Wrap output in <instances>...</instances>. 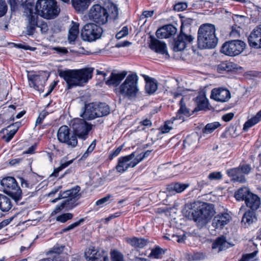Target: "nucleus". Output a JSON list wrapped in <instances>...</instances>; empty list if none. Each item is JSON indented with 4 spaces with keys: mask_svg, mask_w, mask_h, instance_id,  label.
Segmentation results:
<instances>
[{
    "mask_svg": "<svg viewBox=\"0 0 261 261\" xmlns=\"http://www.w3.org/2000/svg\"><path fill=\"white\" fill-rule=\"evenodd\" d=\"M93 68H87L79 70H61L59 76L67 83L68 88L82 86L88 82L92 77Z\"/></svg>",
    "mask_w": 261,
    "mask_h": 261,
    "instance_id": "nucleus-1",
    "label": "nucleus"
},
{
    "mask_svg": "<svg viewBox=\"0 0 261 261\" xmlns=\"http://www.w3.org/2000/svg\"><path fill=\"white\" fill-rule=\"evenodd\" d=\"M198 47L201 49L214 48L218 42L216 36L215 26L211 23H204L200 25L198 31Z\"/></svg>",
    "mask_w": 261,
    "mask_h": 261,
    "instance_id": "nucleus-2",
    "label": "nucleus"
},
{
    "mask_svg": "<svg viewBox=\"0 0 261 261\" xmlns=\"http://www.w3.org/2000/svg\"><path fill=\"white\" fill-rule=\"evenodd\" d=\"M138 80L136 73L128 74L119 86L116 93L129 99L136 98L139 92Z\"/></svg>",
    "mask_w": 261,
    "mask_h": 261,
    "instance_id": "nucleus-3",
    "label": "nucleus"
},
{
    "mask_svg": "<svg viewBox=\"0 0 261 261\" xmlns=\"http://www.w3.org/2000/svg\"><path fill=\"white\" fill-rule=\"evenodd\" d=\"M35 8L38 15L47 19L57 17L60 11L55 0H38Z\"/></svg>",
    "mask_w": 261,
    "mask_h": 261,
    "instance_id": "nucleus-4",
    "label": "nucleus"
},
{
    "mask_svg": "<svg viewBox=\"0 0 261 261\" xmlns=\"http://www.w3.org/2000/svg\"><path fill=\"white\" fill-rule=\"evenodd\" d=\"M197 226H205L215 214L213 204L197 201Z\"/></svg>",
    "mask_w": 261,
    "mask_h": 261,
    "instance_id": "nucleus-5",
    "label": "nucleus"
},
{
    "mask_svg": "<svg viewBox=\"0 0 261 261\" xmlns=\"http://www.w3.org/2000/svg\"><path fill=\"white\" fill-rule=\"evenodd\" d=\"M1 184L4 188V192L11 196L16 202L21 199V190L14 177L9 176L4 178L2 179Z\"/></svg>",
    "mask_w": 261,
    "mask_h": 261,
    "instance_id": "nucleus-6",
    "label": "nucleus"
},
{
    "mask_svg": "<svg viewBox=\"0 0 261 261\" xmlns=\"http://www.w3.org/2000/svg\"><path fill=\"white\" fill-rule=\"evenodd\" d=\"M22 7L24 9V13L28 17L29 24L27 32L29 35H33L36 27H38V15L34 12V5L31 0L22 1Z\"/></svg>",
    "mask_w": 261,
    "mask_h": 261,
    "instance_id": "nucleus-7",
    "label": "nucleus"
},
{
    "mask_svg": "<svg viewBox=\"0 0 261 261\" xmlns=\"http://www.w3.org/2000/svg\"><path fill=\"white\" fill-rule=\"evenodd\" d=\"M84 119L75 118L70 123V126L76 137L80 139H86L93 125L87 123Z\"/></svg>",
    "mask_w": 261,
    "mask_h": 261,
    "instance_id": "nucleus-8",
    "label": "nucleus"
},
{
    "mask_svg": "<svg viewBox=\"0 0 261 261\" xmlns=\"http://www.w3.org/2000/svg\"><path fill=\"white\" fill-rule=\"evenodd\" d=\"M88 17L90 20L99 25L108 22L109 14L108 11L100 5H94L90 9Z\"/></svg>",
    "mask_w": 261,
    "mask_h": 261,
    "instance_id": "nucleus-9",
    "label": "nucleus"
},
{
    "mask_svg": "<svg viewBox=\"0 0 261 261\" xmlns=\"http://www.w3.org/2000/svg\"><path fill=\"white\" fill-rule=\"evenodd\" d=\"M57 138L61 143L65 144L68 147L74 148L77 146V139L76 135L70 132L66 125L61 126L58 130Z\"/></svg>",
    "mask_w": 261,
    "mask_h": 261,
    "instance_id": "nucleus-10",
    "label": "nucleus"
},
{
    "mask_svg": "<svg viewBox=\"0 0 261 261\" xmlns=\"http://www.w3.org/2000/svg\"><path fill=\"white\" fill-rule=\"evenodd\" d=\"M103 30L102 28L95 23H89L83 27L81 35L84 40L93 41L99 39L101 36Z\"/></svg>",
    "mask_w": 261,
    "mask_h": 261,
    "instance_id": "nucleus-11",
    "label": "nucleus"
},
{
    "mask_svg": "<svg viewBox=\"0 0 261 261\" xmlns=\"http://www.w3.org/2000/svg\"><path fill=\"white\" fill-rule=\"evenodd\" d=\"M245 43L241 40H232L223 45L221 52L227 56H235L240 54L245 49Z\"/></svg>",
    "mask_w": 261,
    "mask_h": 261,
    "instance_id": "nucleus-12",
    "label": "nucleus"
},
{
    "mask_svg": "<svg viewBox=\"0 0 261 261\" xmlns=\"http://www.w3.org/2000/svg\"><path fill=\"white\" fill-rule=\"evenodd\" d=\"M135 152L118 158L116 169L119 173H123L129 168H134L137 163L135 159Z\"/></svg>",
    "mask_w": 261,
    "mask_h": 261,
    "instance_id": "nucleus-13",
    "label": "nucleus"
},
{
    "mask_svg": "<svg viewBox=\"0 0 261 261\" xmlns=\"http://www.w3.org/2000/svg\"><path fill=\"white\" fill-rule=\"evenodd\" d=\"M251 170V167L248 164L240 166L238 168H233L227 170V173L232 177L234 181H238L243 183L246 181L245 177L241 173L248 174Z\"/></svg>",
    "mask_w": 261,
    "mask_h": 261,
    "instance_id": "nucleus-14",
    "label": "nucleus"
},
{
    "mask_svg": "<svg viewBox=\"0 0 261 261\" xmlns=\"http://www.w3.org/2000/svg\"><path fill=\"white\" fill-rule=\"evenodd\" d=\"M79 198V194L78 191L75 189H71L67 190L62 193H60L59 196L51 201L53 203L57 202L59 200L65 199L63 201H68V205L69 207L73 208L76 204L75 202Z\"/></svg>",
    "mask_w": 261,
    "mask_h": 261,
    "instance_id": "nucleus-15",
    "label": "nucleus"
},
{
    "mask_svg": "<svg viewBox=\"0 0 261 261\" xmlns=\"http://www.w3.org/2000/svg\"><path fill=\"white\" fill-rule=\"evenodd\" d=\"M231 98L230 91L223 87L216 88L212 89L211 98L220 102H227Z\"/></svg>",
    "mask_w": 261,
    "mask_h": 261,
    "instance_id": "nucleus-16",
    "label": "nucleus"
},
{
    "mask_svg": "<svg viewBox=\"0 0 261 261\" xmlns=\"http://www.w3.org/2000/svg\"><path fill=\"white\" fill-rule=\"evenodd\" d=\"M85 256L88 261H109L108 253L103 250L96 251L91 247L85 252Z\"/></svg>",
    "mask_w": 261,
    "mask_h": 261,
    "instance_id": "nucleus-17",
    "label": "nucleus"
},
{
    "mask_svg": "<svg viewBox=\"0 0 261 261\" xmlns=\"http://www.w3.org/2000/svg\"><path fill=\"white\" fill-rule=\"evenodd\" d=\"M206 90L204 87L200 88L197 96V111H207L210 109L211 106L206 96Z\"/></svg>",
    "mask_w": 261,
    "mask_h": 261,
    "instance_id": "nucleus-18",
    "label": "nucleus"
},
{
    "mask_svg": "<svg viewBox=\"0 0 261 261\" xmlns=\"http://www.w3.org/2000/svg\"><path fill=\"white\" fill-rule=\"evenodd\" d=\"M248 44L254 48H261V25L256 27L248 37Z\"/></svg>",
    "mask_w": 261,
    "mask_h": 261,
    "instance_id": "nucleus-19",
    "label": "nucleus"
},
{
    "mask_svg": "<svg viewBox=\"0 0 261 261\" xmlns=\"http://www.w3.org/2000/svg\"><path fill=\"white\" fill-rule=\"evenodd\" d=\"M194 39L193 37L185 34H180L175 40L173 50L175 51H180L184 50L188 43H191Z\"/></svg>",
    "mask_w": 261,
    "mask_h": 261,
    "instance_id": "nucleus-20",
    "label": "nucleus"
},
{
    "mask_svg": "<svg viewBox=\"0 0 261 261\" xmlns=\"http://www.w3.org/2000/svg\"><path fill=\"white\" fill-rule=\"evenodd\" d=\"M230 215L227 213H221L216 215L212 221V226L215 229H222L231 220Z\"/></svg>",
    "mask_w": 261,
    "mask_h": 261,
    "instance_id": "nucleus-21",
    "label": "nucleus"
},
{
    "mask_svg": "<svg viewBox=\"0 0 261 261\" xmlns=\"http://www.w3.org/2000/svg\"><path fill=\"white\" fill-rule=\"evenodd\" d=\"M95 103H90L85 105L82 109L80 116L86 120H92L98 117Z\"/></svg>",
    "mask_w": 261,
    "mask_h": 261,
    "instance_id": "nucleus-22",
    "label": "nucleus"
},
{
    "mask_svg": "<svg viewBox=\"0 0 261 261\" xmlns=\"http://www.w3.org/2000/svg\"><path fill=\"white\" fill-rule=\"evenodd\" d=\"M176 28L173 25L169 24L159 29L156 32L158 38L160 39L168 38L174 35L176 32Z\"/></svg>",
    "mask_w": 261,
    "mask_h": 261,
    "instance_id": "nucleus-23",
    "label": "nucleus"
},
{
    "mask_svg": "<svg viewBox=\"0 0 261 261\" xmlns=\"http://www.w3.org/2000/svg\"><path fill=\"white\" fill-rule=\"evenodd\" d=\"M29 79L30 81L29 85L30 87H33L39 91H43V88L45 83L44 78L43 76L33 74L30 75Z\"/></svg>",
    "mask_w": 261,
    "mask_h": 261,
    "instance_id": "nucleus-24",
    "label": "nucleus"
},
{
    "mask_svg": "<svg viewBox=\"0 0 261 261\" xmlns=\"http://www.w3.org/2000/svg\"><path fill=\"white\" fill-rule=\"evenodd\" d=\"M150 48L156 53L162 55H165L166 57H169L166 44L156 39H151L150 44Z\"/></svg>",
    "mask_w": 261,
    "mask_h": 261,
    "instance_id": "nucleus-25",
    "label": "nucleus"
},
{
    "mask_svg": "<svg viewBox=\"0 0 261 261\" xmlns=\"http://www.w3.org/2000/svg\"><path fill=\"white\" fill-rule=\"evenodd\" d=\"M245 200L247 206L250 208L251 211L256 210L260 204V199L258 196L252 193L248 194Z\"/></svg>",
    "mask_w": 261,
    "mask_h": 261,
    "instance_id": "nucleus-26",
    "label": "nucleus"
},
{
    "mask_svg": "<svg viewBox=\"0 0 261 261\" xmlns=\"http://www.w3.org/2000/svg\"><path fill=\"white\" fill-rule=\"evenodd\" d=\"M184 216L196 222V202L187 203L183 210Z\"/></svg>",
    "mask_w": 261,
    "mask_h": 261,
    "instance_id": "nucleus-27",
    "label": "nucleus"
},
{
    "mask_svg": "<svg viewBox=\"0 0 261 261\" xmlns=\"http://www.w3.org/2000/svg\"><path fill=\"white\" fill-rule=\"evenodd\" d=\"M127 72L123 71L119 73H112L109 79L106 82L108 85H114L117 86L120 84L121 82L126 76Z\"/></svg>",
    "mask_w": 261,
    "mask_h": 261,
    "instance_id": "nucleus-28",
    "label": "nucleus"
},
{
    "mask_svg": "<svg viewBox=\"0 0 261 261\" xmlns=\"http://www.w3.org/2000/svg\"><path fill=\"white\" fill-rule=\"evenodd\" d=\"M256 220L257 218L254 211L249 210L244 214L242 219V223L245 227H248L256 222Z\"/></svg>",
    "mask_w": 261,
    "mask_h": 261,
    "instance_id": "nucleus-29",
    "label": "nucleus"
},
{
    "mask_svg": "<svg viewBox=\"0 0 261 261\" xmlns=\"http://www.w3.org/2000/svg\"><path fill=\"white\" fill-rule=\"evenodd\" d=\"M230 244L228 243L224 236L218 238L212 245L213 249H218V251L228 248Z\"/></svg>",
    "mask_w": 261,
    "mask_h": 261,
    "instance_id": "nucleus-30",
    "label": "nucleus"
},
{
    "mask_svg": "<svg viewBox=\"0 0 261 261\" xmlns=\"http://www.w3.org/2000/svg\"><path fill=\"white\" fill-rule=\"evenodd\" d=\"M127 242L129 244L135 248H142L146 246L148 243L147 240L143 238H127L126 239Z\"/></svg>",
    "mask_w": 261,
    "mask_h": 261,
    "instance_id": "nucleus-31",
    "label": "nucleus"
},
{
    "mask_svg": "<svg viewBox=\"0 0 261 261\" xmlns=\"http://www.w3.org/2000/svg\"><path fill=\"white\" fill-rule=\"evenodd\" d=\"M12 206L11 199L4 194H0V210L3 212H8Z\"/></svg>",
    "mask_w": 261,
    "mask_h": 261,
    "instance_id": "nucleus-32",
    "label": "nucleus"
},
{
    "mask_svg": "<svg viewBox=\"0 0 261 261\" xmlns=\"http://www.w3.org/2000/svg\"><path fill=\"white\" fill-rule=\"evenodd\" d=\"M90 0H72V5L78 12L85 11L90 4Z\"/></svg>",
    "mask_w": 261,
    "mask_h": 261,
    "instance_id": "nucleus-33",
    "label": "nucleus"
},
{
    "mask_svg": "<svg viewBox=\"0 0 261 261\" xmlns=\"http://www.w3.org/2000/svg\"><path fill=\"white\" fill-rule=\"evenodd\" d=\"M108 7V10L107 11L109 14V19L113 20L117 19L119 15V10L117 6L113 3H110Z\"/></svg>",
    "mask_w": 261,
    "mask_h": 261,
    "instance_id": "nucleus-34",
    "label": "nucleus"
},
{
    "mask_svg": "<svg viewBox=\"0 0 261 261\" xmlns=\"http://www.w3.org/2000/svg\"><path fill=\"white\" fill-rule=\"evenodd\" d=\"M261 120V110L259 111L254 116L246 121L243 127L244 130H247L250 127L257 124Z\"/></svg>",
    "mask_w": 261,
    "mask_h": 261,
    "instance_id": "nucleus-35",
    "label": "nucleus"
},
{
    "mask_svg": "<svg viewBox=\"0 0 261 261\" xmlns=\"http://www.w3.org/2000/svg\"><path fill=\"white\" fill-rule=\"evenodd\" d=\"M72 24L71 27L69 30L68 34V40L70 42L75 40L79 32V23L72 21Z\"/></svg>",
    "mask_w": 261,
    "mask_h": 261,
    "instance_id": "nucleus-36",
    "label": "nucleus"
},
{
    "mask_svg": "<svg viewBox=\"0 0 261 261\" xmlns=\"http://www.w3.org/2000/svg\"><path fill=\"white\" fill-rule=\"evenodd\" d=\"M95 107L97 110L98 117H103L110 113V109L108 105L105 103H96Z\"/></svg>",
    "mask_w": 261,
    "mask_h": 261,
    "instance_id": "nucleus-37",
    "label": "nucleus"
},
{
    "mask_svg": "<svg viewBox=\"0 0 261 261\" xmlns=\"http://www.w3.org/2000/svg\"><path fill=\"white\" fill-rule=\"evenodd\" d=\"M158 89L157 82L152 79H149L146 81L145 90L148 94L154 93Z\"/></svg>",
    "mask_w": 261,
    "mask_h": 261,
    "instance_id": "nucleus-38",
    "label": "nucleus"
},
{
    "mask_svg": "<svg viewBox=\"0 0 261 261\" xmlns=\"http://www.w3.org/2000/svg\"><path fill=\"white\" fill-rule=\"evenodd\" d=\"M189 185L188 184H182L179 182H176L173 184H171L169 186V189L171 191H175L176 193H179L183 192L185 189H186Z\"/></svg>",
    "mask_w": 261,
    "mask_h": 261,
    "instance_id": "nucleus-39",
    "label": "nucleus"
},
{
    "mask_svg": "<svg viewBox=\"0 0 261 261\" xmlns=\"http://www.w3.org/2000/svg\"><path fill=\"white\" fill-rule=\"evenodd\" d=\"M19 123H15L14 124H13L12 126L14 127L12 129H10L7 134L6 135H5L3 137V139L5 140L6 142H9L14 137L16 133L17 132L18 128L19 126ZM11 127V125H10L8 127V128H10Z\"/></svg>",
    "mask_w": 261,
    "mask_h": 261,
    "instance_id": "nucleus-40",
    "label": "nucleus"
},
{
    "mask_svg": "<svg viewBox=\"0 0 261 261\" xmlns=\"http://www.w3.org/2000/svg\"><path fill=\"white\" fill-rule=\"evenodd\" d=\"M249 193H251L248 189L246 188H242L239 189L234 194V197L238 200H243L246 199Z\"/></svg>",
    "mask_w": 261,
    "mask_h": 261,
    "instance_id": "nucleus-41",
    "label": "nucleus"
},
{
    "mask_svg": "<svg viewBox=\"0 0 261 261\" xmlns=\"http://www.w3.org/2000/svg\"><path fill=\"white\" fill-rule=\"evenodd\" d=\"M164 253V251L162 248L158 246L151 250V251L148 256L151 258L158 259L162 258Z\"/></svg>",
    "mask_w": 261,
    "mask_h": 261,
    "instance_id": "nucleus-42",
    "label": "nucleus"
},
{
    "mask_svg": "<svg viewBox=\"0 0 261 261\" xmlns=\"http://www.w3.org/2000/svg\"><path fill=\"white\" fill-rule=\"evenodd\" d=\"M220 126V124L218 122H215L207 124L203 129L202 132L203 135L204 134H211Z\"/></svg>",
    "mask_w": 261,
    "mask_h": 261,
    "instance_id": "nucleus-43",
    "label": "nucleus"
},
{
    "mask_svg": "<svg viewBox=\"0 0 261 261\" xmlns=\"http://www.w3.org/2000/svg\"><path fill=\"white\" fill-rule=\"evenodd\" d=\"M72 162L73 160H71L68 161H64L63 160H62L61 162L60 166L59 167L55 169L53 174H54L55 176H57L58 174L60 171L72 164Z\"/></svg>",
    "mask_w": 261,
    "mask_h": 261,
    "instance_id": "nucleus-44",
    "label": "nucleus"
},
{
    "mask_svg": "<svg viewBox=\"0 0 261 261\" xmlns=\"http://www.w3.org/2000/svg\"><path fill=\"white\" fill-rule=\"evenodd\" d=\"M68 201H63L60 204L57 205L55 209L51 212V215L54 216L60 213L65 207L69 208V205H68Z\"/></svg>",
    "mask_w": 261,
    "mask_h": 261,
    "instance_id": "nucleus-45",
    "label": "nucleus"
},
{
    "mask_svg": "<svg viewBox=\"0 0 261 261\" xmlns=\"http://www.w3.org/2000/svg\"><path fill=\"white\" fill-rule=\"evenodd\" d=\"M187 90H185L182 88L178 87L176 89L171 90L170 92L174 98H177L181 96H183Z\"/></svg>",
    "mask_w": 261,
    "mask_h": 261,
    "instance_id": "nucleus-46",
    "label": "nucleus"
},
{
    "mask_svg": "<svg viewBox=\"0 0 261 261\" xmlns=\"http://www.w3.org/2000/svg\"><path fill=\"white\" fill-rule=\"evenodd\" d=\"M73 217V214L71 213H67L62 214L56 218V220L61 223H65L69 220H70Z\"/></svg>",
    "mask_w": 261,
    "mask_h": 261,
    "instance_id": "nucleus-47",
    "label": "nucleus"
},
{
    "mask_svg": "<svg viewBox=\"0 0 261 261\" xmlns=\"http://www.w3.org/2000/svg\"><path fill=\"white\" fill-rule=\"evenodd\" d=\"M112 261H124L123 254L119 251L113 250L111 252Z\"/></svg>",
    "mask_w": 261,
    "mask_h": 261,
    "instance_id": "nucleus-48",
    "label": "nucleus"
},
{
    "mask_svg": "<svg viewBox=\"0 0 261 261\" xmlns=\"http://www.w3.org/2000/svg\"><path fill=\"white\" fill-rule=\"evenodd\" d=\"M172 121V123H175L176 125L181 123L185 121L184 115L182 113H179L178 111L176 116L173 117L170 120Z\"/></svg>",
    "mask_w": 261,
    "mask_h": 261,
    "instance_id": "nucleus-49",
    "label": "nucleus"
},
{
    "mask_svg": "<svg viewBox=\"0 0 261 261\" xmlns=\"http://www.w3.org/2000/svg\"><path fill=\"white\" fill-rule=\"evenodd\" d=\"M184 100V98L182 97L180 101V109L178 111L179 113H182L184 115L189 116L190 110L186 107Z\"/></svg>",
    "mask_w": 261,
    "mask_h": 261,
    "instance_id": "nucleus-50",
    "label": "nucleus"
},
{
    "mask_svg": "<svg viewBox=\"0 0 261 261\" xmlns=\"http://www.w3.org/2000/svg\"><path fill=\"white\" fill-rule=\"evenodd\" d=\"M151 151V150H147L144 152H142L141 153L138 154L137 156L135 155V159L137 164L141 162L142 161H143V159L148 157L150 155Z\"/></svg>",
    "mask_w": 261,
    "mask_h": 261,
    "instance_id": "nucleus-51",
    "label": "nucleus"
},
{
    "mask_svg": "<svg viewBox=\"0 0 261 261\" xmlns=\"http://www.w3.org/2000/svg\"><path fill=\"white\" fill-rule=\"evenodd\" d=\"M172 124V121L171 120L166 121L164 125L160 128V130L162 134H166L169 132L173 128V126L171 125Z\"/></svg>",
    "mask_w": 261,
    "mask_h": 261,
    "instance_id": "nucleus-52",
    "label": "nucleus"
},
{
    "mask_svg": "<svg viewBox=\"0 0 261 261\" xmlns=\"http://www.w3.org/2000/svg\"><path fill=\"white\" fill-rule=\"evenodd\" d=\"M128 34V28L127 27H123L121 31L117 33L116 37L118 39H120L125 37Z\"/></svg>",
    "mask_w": 261,
    "mask_h": 261,
    "instance_id": "nucleus-53",
    "label": "nucleus"
},
{
    "mask_svg": "<svg viewBox=\"0 0 261 261\" xmlns=\"http://www.w3.org/2000/svg\"><path fill=\"white\" fill-rule=\"evenodd\" d=\"M217 70L221 73L224 71H229L230 70L229 66L228 63L223 62L217 66Z\"/></svg>",
    "mask_w": 261,
    "mask_h": 261,
    "instance_id": "nucleus-54",
    "label": "nucleus"
},
{
    "mask_svg": "<svg viewBox=\"0 0 261 261\" xmlns=\"http://www.w3.org/2000/svg\"><path fill=\"white\" fill-rule=\"evenodd\" d=\"M8 7L4 0H0V17L5 15Z\"/></svg>",
    "mask_w": 261,
    "mask_h": 261,
    "instance_id": "nucleus-55",
    "label": "nucleus"
},
{
    "mask_svg": "<svg viewBox=\"0 0 261 261\" xmlns=\"http://www.w3.org/2000/svg\"><path fill=\"white\" fill-rule=\"evenodd\" d=\"M187 6L186 3L180 2L174 5V9L176 11H182L187 9Z\"/></svg>",
    "mask_w": 261,
    "mask_h": 261,
    "instance_id": "nucleus-56",
    "label": "nucleus"
},
{
    "mask_svg": "<svg viewBox=\"0 0 261 261\" xmlns=\"http://www.w3.org/2000/svg\"><path fill=\"white\" fill-rule=\"evenodd\" d=\"M83 221H84V219H81L77 222H75L72 224H71L70 225L68 226L67 227L64 228L63 229V231L64 232H66L67 231L72 230V229H74V228L76 227L77 226H79L81 224V223H82Z\"/></svg>",
    "mask_w": 261,
    "mask_h": 261,
    "instance_id": "nucleus-57",
    "label": "nucleus"
},
{
    "mask_svg": "<svg viewBox=\"0 0 261 261\" xmlns=\"http://www.w3.org/2000/svg\"><path fill=\"white\" fill-rule=\"evenodd\" d=\"M208 178L211 180H219L222 178V174L220 172H213L208 175Z\"/></svg>",
    "mask_w": 261,
    "mask_h": 261,
    "instance_id": "nucleus-58",
    "label": "nucleus"
},
{
    "mask_svg": "<svg viewBox=\"0 0 261 261\" xmlns=\"http://www.w3.org/2000/svg\"><path fill=\"white\" fill-rule=\"evenodd\" d=\"M64 247L62 245L57 244L51 249L49 252L59 255L63 251Z\"/></svg>",
    "mask_w": 261,
    "mask_h": 261,
    "instance_id": "nucleus-59",
    "label": "nucleus"
},
{
    "mask_svg": "<svg viewBox=\"0 0 261 261\" xmlns=\"http://www.w3.org/2000/svg\"><path fill=\"white\" fill-rule=\"evenodd\" d=\"M112 197V195L110 194L107 195L106 196L98 200L96 202V205H102L106 203H107Z\"/></svg>",
    "mask_w": 261,
    "mask_h": 261,
    "instance_id": "nucleus-60",
    "label": "nucleus"
},
{
    "mask_svg": "<svg viewBox=\"0 0 261 261\" xmlns=\"http://www.w3.org/2000/svg\"><path fill=\"white\" fill-rule=\"evenodd\" d=\"M123 148L122 146H120L117 148H116L114 151H112L109 155V159L110 160H112L114 158L118 155V154L120 153L122 149Z\"/></svg>",
    "mask_w": 261,
    "mask_h": 261,
    "instance_id": "nucleus-61",
    "label": "nucleus"
},
{
    "mask_svg": "<svg viewBox=\"0 0 261 261\" xmlns=\"http://www.w3.org/2000/svg\"><path fill=\"white\" fill-rule=\"evenodd\" d=\"M38 28H40V31L42 33H46L48 30V26L44 22H38Z\"/></svg>",
    "mask_w": 261,
    "mask_h": 261,
    "instance_id": "nucleus-62",
    "label": "nucleus"
},
{
    "mask_svg": "<svg viewBox=\"0 0 261 261\" xmlns=\"http://www.w3.org/2000/svg\"><path fill=\"white\" fill-rule=\"evenodd\" d=\"M255 255V253L244 255L240 261H252Z\"/></svg>",
    "mask_w": 261,
    "mask_h": 261,
    "instance_id": "nucleus-63",
    "label": "nucleus"
},
{
    "mask_svg": "<svg viewBox=\"0 0 261 261\" xmlns=\"http://www.w3.org/2000/svg\"><path fill=\"white\" fill-rule=\"evenodd\" d=\"M234 116L233 113H229L222 116V119L225 122L229 121Z\"/></svg>",
    "mask_w": 261,
    "mask_h": 261,
    "instance_id": "nucleus-64",
    "label": "nucleus"
}]
</instances>
